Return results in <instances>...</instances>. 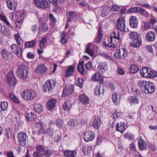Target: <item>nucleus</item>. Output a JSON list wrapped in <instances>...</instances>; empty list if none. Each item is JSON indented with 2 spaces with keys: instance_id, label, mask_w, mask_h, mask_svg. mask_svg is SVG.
<instances>
[{
  "instance_id": "1",
  "label": "nucleus",
  "mask_w": 157,
  "mask_h": 157,
  "mask_svg": "<svg viewBox=\"0 0 157 157\" xmlns=\"http://www.w3.org/2000/svg\"><path fill=\"white\" fill-rule=\"evenodd\" d=\"M10 18L13 21H15V24L18 25L22 23L24 18V12L20 10L14 11L10 13Z\"/></svg>"
},
{
  "instance_id": "2",
  "label": "nucleus",
  "mask_w": 157,
  "mask_h": 157,
  "mask_svg": "<svg viewBox=\"0 0 157 157\" xmlns=\"http://www.w3.org/2000/svg\"><path fill=\"white\" fill-rule=\"evenodd\" d=\"M29 69L25 65H21L17 68L16 73L17 77L21 79H26L28 76Z\"/></svg>"
},
{
  "instance_id": "3",
  "label": "nucleus",
  "mask_w": 157,
  "mask_h": 157,
  "mask_svg": "<svg viewBox=\"0 0 157 157\" xmlns=\"http://www.w3.org/2000/svg\"><path fill=\"white\" fill-rule=\"evenodd\" d=\"M21 96L24 100L30 101L35 97L36 93L33 90L28 89L24 90L21 93Z\"/></svg>"
},
{
  "instance_id": "4",
  "label": "nucleus",
  "mask_w": 157,
  "mask_h": 157,
  "mask_svg": "<svg viewBox=\"0 0 157 157\" xmlns=\"http://www.w3.org/2000/svg\"><path fill=\"white\" fill-rule=\"evenodd\" d=\"M53 80H48L44 83L42 89L45 92L50 93L52 91L54 87L55 84Z\"/></svg>"
},
{
  "instance_id": "5",
  "label": "nucleus",
  "mask_w": 157,
  "mask_h": 157,
  "mask_svg": "<svg viewBox=\"0 0 157 157\" xmlns=\"http://www.w3.org/2000/svg\"><path fill=\"white\" fill-rule=\"evenodd\" d=\"M114 56L117 59H124L127 56V52L125 49L122 48L117 50L115 52Z\"/></svg>"
},
{
  "instance_id": "6",
  "label": "nucleus",
  "mask_w": 157,
  "mask_h": 157,
  "mask_svg": "<svg viewBox=\"0 0 157 157\" xmlns=\"http://www.w3.org/2000/svg\"><path fill=\"white\" fill-rule=\"evenodd\" d=\"M155 90L154 85L152 83L149 81L142 92L146 94H149L153 93Z\"/></svg>"
},
{
  "instance_id": "7",
  "label": "nucleus",
  "mask_w": 157,
  "mask_h": 157,
  "mask_svg": "<svg viewBox=\"0 0 157 157\" xmlns=\"http://www.w3.org/2000/svg\"><path fill=\"white\" fill-rule=\"evenodd\" d=\"M6 80L7 82L10 86H14L17 82L12 72L8 73L6 76Z\"/></svg>"
},
{
  "instance_id": "8",
  "label": "nucleus",
  "mask_w": 157,
  "mask_h": 157,
  "mask_svg": "<svg viewBox=\"0 0 157 157\" xmlns=\"http://www.w3.org/2000/svg\"><path fill=\"white\" fill-rule=\"evenodd\" d=\"M19 45L13 44L11 45L10 47L12 52L18 57H20L22 54V48Z\"/></svg>"
},
{
  "instance_id": "9",
  "label": "nucleus",
  "mask_w": 157,
  "mask_h": 157,
  "mask_svg": "<svg viewBox=\"0 0 157 157\" xmlns=\"http://www.w3.org/2000/svg\"><path fill=\"white\" fill-rule=\"evenodd\" d=\"M117 27L120 30L125 32L126 25L124 18L121 17L119 18L117 21Z\"/></svg>"
},
{
  "instance_id": "10",
  "label": "nucleus",
  "mask_w": 157,
  "mask_h": 157,
  "mask_svg": "<svg viewBox=\"0 0 157 157\" xmlns=\"http://www.w3.org/2000/svg\"><path fill=\"white\" fill-rule=\"evenodd\" d=\"M18 140L20 144L22 146H25L27 142L26 134L22 132H19L18 135Z\"/></svg>"
},
{
  "instance_id": "11",
  "label": "nucleus",
  "mask_w": 157,
  "mask_h": 157,
  "mask_svg": "<svg viewBox=\"0 0 157 157\" xmlns=\"http://www.w3.org/2000/svg\"><path fill=\"white\" fill-rule=\"evenodd\" d=\"M34 2L38 8L45 9L48 7V2L46 0H34Z\"/></svg>"
},
{
  "instance_id": "12",
  "label": "nucleus",
  "mask_w": 157,
  "mask_h": 157,
  "mask_svg": "<svg viewBox=\"0 0 157 157\" xmlns=\"http://www.w3.org/2000/svg\"><path fill=\"white\" fill-rule=\"evenodd\" d=\"M47 39L46 37L43 38L39 43V48L37 49L38 54H40L43 52V50L47 45Z\"/></svg>"
},
{
  "instance_id": "13",
  "label": "nucleus",
  "mask_w": 157,
  "mask_h": 157,
  "mask_svg": "<svg viewBox=\"0 0 157 157\" xmlns=\"http://www.w3.org/2000/svg\"><path fill=\"white\" fill-rule=\"evenodd\" d=\"M48 68L44 64H40L37 66L34 70L35 73L40 75L46 72Z\"/></svg>"
},
{
  "instance_id": "14",
  "label": "nucleus",
  "mask_w": 157,
  "mask_h": 157,
  "mask_svg": "<svg viewBox=\"0 0 157 157\" xmlns=\"http://www.w3.org/2000/svg\"><path fill=\"white\" fill-rule=\"evenodd\" d=\"M73 85H72L67 86L63 90L62 96L66 97L71 95L73 92Z\"/></svg>"
},
{
  "instance_id": "15",
  "label": "nucleus",
  "mask_w": 157,
  "mask_h": 157,
  "mask_svg": "<svg viewBox=\"0 0 157 157\" xmlns=\"http://www.w3.org/2000/svg\"><path fill=\"white\" fill-rule=\"evenodd\" d=\"M95 136V134L93 132L88 131L84 133L83 138L84 140L86 142L91 141L94 138Z\"/></svg>"
},
{
  "instance_id": "16",
  "label": "nucleus",
  "mask_w": 157,
  "mask_h": 157,
  "mask_svg": "<svg viewBox=\"0 0 157 157\" xmlns=\"http://www.w3.org/2000/svg\"><path fill=\"white\" fill-rule=\"evenodd\" d=\"M0 53L2 57L4 60H9L11 58V53L5 49L1 50Z\"/></svg>"
},
{
  "instance_id": "17",
  "label": "nucleus",
  "mask_w": 157,
  "mask_h": 157,
  "mask_svg": "<svg viewBox=\"0 0 157 157\" xmlns=\"http://www.w3.org/2000/svg\"><path fill=\"white\" fill-rule=\"evenodd\" d=\"M67 15L69 16L67 19L68 21H76L78 18V15L76 13L73 11H69L67 13Z\"/></svg>"
},
{
  "instance_id": "18",
  "label": "nucleus",
  "mask_w": 157,
  "mask_h": 157,
  "mask_svg": "<svg viewBox=\"0 0 157 157\" xmlns=\"http://www.w3.org/2000/svg\"><path fill=\"white\" fill-rule=\"evenodd\" d=\"M127 100L128 102L131 105L138 104L140 102L139 98L135 95L129 97Z\"/></svg>"
},
{
  "instance_id": "19",
  "label": "nucleus",
  "mask_w": 157,
  "mask_h": 157,
  "mask_svg": "<svg viewBox=\"0 0 157 157\" xmlns=\"http://www.w3.org/2000/svg\"><path fill=\"white\" fill-rule=\"evenodd\" d=\"M155 34L154 32L149 31L145 36L146 40L152 42L155 40Z\"/></svg>"
},
{
  "instance_id": "20",
  "label": "nucleus",
  "mask_w": 157,
  "mask_h": 157,
  "mask_svg": "<svg viewBox=\"0 0 157 157\" xmlns=\"http://www.w3.org/2000/svg\"><path fill=\"white\" fill-rule=\"evenodd\" d=\"M108 65L105 62L100 63L98 66V71L100 73L105 72L107 69Z\"/></svg>"
},
{
  "instance_id": "21",
  "label": "nucleus",
  "mask_w": 157,
  "mask_h": 157,
  "mask_svg": "<svg viewBox=\"0 0 157 157\" xmlns=\"http://www.w3.org/2000/svg\"><path fill=\"white\" fill-rule=\"evenodd\" d=\"M131 26L133 28H136L138 26V20L134 16H131L129 18Z\"/></svg>"
},
{
  "instance_id": "22",
  "label": "nucleus",
  "mask_w": 157,
  "mask_h": 157,
  "mask_svg": "<svg viewBox=\"0 0 157 157\" xmlns=\"http://www.w3.org/2000/svg\"><path fill=\"white\" fill-rule=\"evenodd\" d=\"M126 128L125 123L124 122L118 123L116 125V129L117 131H118L122 133Z\"/></svg>"
},
{
  "instance_id": "23",
  "label": "nucleus",
  "mask_w": 157,
  "mask_h": 157,
  "mask_svg": "<svg viewBox=\"0 0 157 157\" xmlns=\"http://www.w3.org/2000/svg\"><path fill=\"white\" fill-rule=\"evenodd\" d=\"M138 146L140 150L143 151L146 150L147 148L146 143L144 140H143L141 137L140 138L138 142Z\"/></svg>"
},
{
  "instance_id": "24",
  "label": "nucleus",
  "mask_w": 157,
  "mask_h": 157,
  "mask_svg": "<svg viewBox=\"0 0 157 157\" xmlns=\"http://www.w3.org/2000/svg\"><path fill=\"white\" fill-rule=\"evenodd\" d=\"M8 7L10 10H15L17 7V4L13 0H7L6 2Z\"/></svg>"
},
{
  "instance_id": "25",
  "label": "nucleus",
  "mask_w": 157,
  "mask_h": 157,
  "mask_svg": "<svg viewBox=\"0 0 157 157\" xmlns=\"http://www.w3.org/2000/svg\"><path fill=\"white\" fill-rule=\"evenodd\" d=\"M79 98L80 102L84 105H87L89 103V98L84 94L79 95Z\"/></svg>"
},
{
  "instance_id": "26",
  "label": "nucleus",
  "mask_w": 157,
  "mask_h": 157,
  "mask_svg": "<svg viewBox=\"0 0 157 157\" xmlns=\"http://www.w3.org/2000/svg\"><path fill=\"white\" fill-rule=\"evenodd\" d=\"M93 45L91 43H90L86 46L85 52L89 55L93 56L94 55V52L93 49Z\"/></svg>"
},
{
  "instance_id": "27",
  "label": "nucleus",
  "mask_w": 157,
  "mask_h": 157,
  "mask_svg": "<svg viewBox=\"0 0 157 157\" xmlns=\"http://www.w3.org/2000/svg\"><path fill=\"white\" fill-rule=\"evenodd\" d=\"M56 100L54 99H50L47 103V107L49 110L54 108L56 105Z\"/></svg>"
},
{
  "instance_id": "28",
  "label": "nucleus",
  "mask_w": 157,
  "mask_h": 157,
  "mask_svg": "<svg viewBox=\"0 0 157 157\" xmlns=\"http://www.w3.org/2000/svg\"><path fill=\"white\" fill-rule=\"evenodd\" d=\"M91 79L94 81H101L102 79V76L99 73H96L92 77Z\"/></svg>"
},
{
  "instance_id": "29",
  "label": "nucleus",
  "mask_w": 157,
  "mask_h": 157,
  "mask_svg": "<svg viewBox=\"0 0 157 157\" xmlns=\"http://www.w3.org/2000/svg\"><path fill=\"white\" fill-rule=\"evenodd\" d=\"M34 110L38 113H40L43 110V106L40 104L35 103L33 105Z\"/></svg>"
},
{
  "instance_id": "30",
  "label": "nucleus",
  "mask_w": 157,
  "mask_h": 157,
  "mask_svg": "<svg viewBox=\"0 0 157 157\" xmlns=\"http://www.w3.org/2000/svg\"><path fill=\"white\" fill-rule=\"evenodd\" d=\"M110 12V9L107 6H104L102 7L101 16L105 17L107 16Z\"/></svg>"
},
{
  "instance_id": "31",
  "label": "nucleus",
  "mask_w": 157,
  "mask_h": 157,
  "mask_svg": "<svg viewBox=\"0 0 157 157\" xmlns=\"http://www.w3.org/2000/svg\"><path fill=\"white\" fill-rule=\"evenodd\" d=\"M75 68V67L73 66H70L68 67L67 70L66 71V76L67 77L72 75Z\"/></svg>"
},
{
  "instance_id": "32",
  "label": "nucleus",
  "mask_w": 157,
  "mask_h": 157,
  "mask_svg": "<svg viewBox=\"0 0 157 157\" xmlns=\"http://www.w3.org/2000/svg\"><path fill=\"white\" fill-rule=\"evenodd\" d=\"M36 117V116L33 112H30L27 113L26 118V120L28 121H33L34 120Z\"/></svg>"
},
{
  "instance_id": "33",
  "label": "nucleus",
  "mask_w": 157,
  "mask_h": 157,
  "mask_svg": "<svg viewBox=\"0 0 157 157\" xmlns=\"http://www.w3.org/2000/svg\"><path fill=\"white\" fill-rule=\"evenodd\" d=\"M84 64V61H81L78 63L77 66V68L78 71L81 74H83L85 72Z\"/></svg>"
},
{
  "instance_id": "34",
  "label": "nucleus",
  "mask_w": 157,
  "mask_h": 157,
  "mask_svg": "<svg viewBox=\"0 0 157 157\" xmlns=\"http://www.w3.org/2000/svg\"><path fill=\"white\" fill-rule=\"evenodd\" d=\"M139 70L138 66L135 64L131 65L129 68V71L131 74H134L136 73Z\"/></svg>"
},
{
  "instance_id": "35",
  "label": "nucleus",
  "mask_w": 157,
  "mask_h": 157,
  "mask_svg": "<svg viewBox=\"0 0 157 157\" xmlns=\"http://www.w3.org/2000/svg\"><path fill=\"white\" fill-rule=\"evenodd\" d=\"M0 31L3 35H7L10 33L9 29L1 24L0 25Z\"/></svg>"
},
{
  "instance_id": "36",
  "label": "nucleus",
  "mask_w": 157,
  "mask_h": 157,
  "mask_svg": "<svg viewBox=\"0 0 157 157\" xmlns=\"http://www.w3.org/2000/svg\"><path fill=\"white\" fill-rule=\"evenodd\" d=\"M76 152L75 151H66L64 152V155L66 157H75Z\"/></svg>"
},
{
  "instance_id": "37",
  "label": "nucleus",
  "mask_w": 157,
  "mask_h": 157,
  "mask_svg": "<svg viewBox=\"0 0 157 157\" xmlns=\"http://www.w3.org/2000/svg\"><path fill=\"white\" fill-rule=\"evenodd\" d=\"M149 81H147L145 80H140L138 81L137 85L140 87L142 91H143L146 85L147 84Z\"/></svg>"
},
{
  "instance_id": "38",
  "label": "nucleus",
  "mask_w": 157,
  "mask_h": 157,
  "mask_svg": "<svg viewBox=\"0 0 157 157\" xmlns=\"http://www.w3.org/2000/svg\"><path fill=\"white\" fill-rule=\"evenodd\" d=\"M100 119L98 117H96L95 118L93 123V126L96 129H98L99 127L100 123Z\"/></svg>"
},
{
  "instance_id": "39",
  "label": "nucleus",
  "mask_w": 157,
  "mask_h": 157,
  "mask_svg": "<svg viewBox=\"0 0 157 157\" xmlns=\"http://www.w3.org/2000/svg\"><path fill=\"white\" fill-rule=\"evenodd\" d=\"M71 107L70 101L69 100H67L63 104V108L65 111H69Z\"/></svg>"
},
{
  "instance_id": "40",
  "label": "nucleus",
  "mask_w": 157,
  "mask_h": 157,
  "mask_svg": "<svg viewBox=\"0 0 157 157\" xmlns=\"http://www.w3.org/2000/svg\"><path fill=\"white\" fill-rule=\"evenodd\" d=\"M148 71L147 67H144L142 69L140 70V73L141 75L144 77L147 78L148 77V74L147 72Z\"/></svg>"
},
{
  "instance_id": "41",
  "label": "nucleus",
  "mask_w": 157,
  "mask_h": 157,
  "mask_svg": "<svg viewBox=\"0 0 157 157\" xmlns=\"http://www.w3.org/2000/svg\"><path fill=\"white\" fill-rule=\"evenodd\" d=\"M10 98L13 101L17 103H19L20 101L19 99L14 94L12 93H10L9 94Z\"/></svg>"
},
{
  "instance_id": "42",
  "label": "nucleus",
  "mask_w": 157,
  "mask_h": 157,
  "mask_svg": "<svg viewBox=\"0 0 157 157\" xmlns=\"http://www.w3.org/2000/svg\"><path fill=\"white\" fill-rule=\"evenodd\" d=\"M91 150V147L89 146L85 145L82 148L83 152L86 155H88L90 153Z\"/></svg>"
},
{
  "instance_id": "43",
  "label": "nucleus",
  "mask_w": 157,
  "mask_h": 157,
  "mask_svg": "<svg viewBox=\"0 0 157 157\" xmlns=\"http://www.w3.org/2000/svg\"><path fill=\"white\" fill-rule=\"evenodd\" d=\"M40 29L42 32H45L48 31V27L46 24L41 23L40 25Z\"/></svg>"
},
{
  "instance_id": "44",
  "label": "nucleus",
  "mask_w": 157,
  "mask_h": 157,
  "mask_svg": "<svg viewBox=\"0 0 157 157\" xmlns=\"http://www.w3.org/2000/svg\"><path fill=\"white\" fill-rule=\"evenodd\" d=\"M14 37L17 44L21 45L22 40L19 34L18 33H16L14 35Z\"/></svg>"
},
{
  "instance_id": "45",
  "label": "nucleus",
  "mask_w": 157,
  "mask_h": 157,
  "mask_svg": "<svg viewBox=\"0 0 157 157\" xmlns=\"http://www.w3.org/2000/svg\"><path fill=\"white\" fill-rule=\"evenodd\" d=\"M8 106V103L6 101L0 102V108L2 111L6 110L7 109Z\"/></svg>"
},
{
  "instance_id": "46",
  "label": "nucleus",
  "mask_w": 157,
  "mask_h": 157,
  "mask_svg": "<svg viewBox=\"0 0 157 157\" xmlns=\"http://www.w3.org/2000/svg\"><path fill=\"white\" fill-rule=\"evenodd\" d=\"M101 86L100 84H98L96 86L95 88L94 89V92L95 95H100L101 94Z\"/></svg>"
},
{
  "instance_id": "47",
  "label": "nucleus",
  "mask_w": 157,
  "mask_h": 157,
  "mask_svg": "<svg viewBox=\"0 0 157 157\" xmlns=\"http://www.w3.org/2000/svg\"><path fill=\"white\" fill-rule=\"evenodd\" d=\"M36 44V42L34 40H32L29 42H26L24 44L25 48H32Z\"/></svg>"
},
{
  "instance_id": "48",
  "label": "nucleus",
  "mask_w": 157,
  "mask_h": 157,
  "mask_svg": "<svg viewBox=\"0 0 157 157\" xmlns=\"http://www.w3.org/2000/svg\"><path fill=\"white\" fill-rule=\"evenodd\" d=\"M129 38L134 40L138 39L139 38V35L136 32H131L129 33Z\"/></svg>"
},
{
  "instance_id": "49",
  "label": "nucleus",
  "mask_w": 157,
  "mask_h": 157,
  "mask_svg": "<svg viewBox=\"0 0 157 157\" xmlns=\"http://www.w3.org/2000/svg\"><path fill=\"white\" fill-rule=\"evenodd\" d=\"M52 150L51 149H48L44 150L43 155L46 157H50L52 155Z\"/></svg>"
},
{
  "instance_id": "50",
  "label": "nucleus",
  "mask_w": 157,
  "mask_h": 157,
  "mask_svg": "<svg viewBox=\"0 0 157 157\" xmlns=\"http://www.w3.org/2000/svg\"><path fill=\"white\" fill-rule=\"evenodd\" d=\"M137 12H140L142 15L145 17H148L149 16L148 13L144 9L140 7H137Z\"/></svg>"
},
{
  "instance_id": "51",
  "label": "nucleus",
  "mask_w": 157,
  "mask_h": 157,
  "mask_svg": "<svg viewBox=\"0 0 157 157\" xmlns=\"http://www.w3.org/2000/svg\"><path fill=\"white\" fill-rule=\"evenodd\" d=\"M118 95L116 91H115L112 94V100L115 105H117L118 104Z\"/></svg>"
},
{
  "instance_id": "52",
  "label": "nucleus",
  "mask_w": 157,
  "mask_h": 157,
  "mask_svg": "<svg viewBox=\"0 0 157 157\" xmlns=\"http://www.w3.org/2000/svg\"><path fill=\"white\" fill-rule=\"evenodd\" d=\"M141 44V41L138 38V39L134 40L133 42L131 43V45L133 47L137 48Z\"/></svg>"
},
{
  "instance_id": "53",
  "label": "nucleus",
  "mask_w": 157,
  "mask_h": 157,
  "mask_svg": "<svg viewBox=\"0 0 157 157\" xmlns=\"http://www.w3.org/2000/svg\"><path fill=\"white\" fill-rule=\"evenodd\" d=\"M115 39L118 40H120L119 32H117V33L115 32H113V35L110 37V42H112L113 40Z\"/></svg>"
},
{
  "instance_id": "54",
  "label": "nucleus",
  "mask_w": 157,
  "mask_h": 157,
  "mask_svg": "<svg viewBox=\"0 0 157 157\" xmlns=\"http://www.w3.org/2000/svg\"><path fill=\"white\" fill-rule=\"evenodd\" d=\"M55 124L57 127L60 128L63 125V121L61 119H57L55 121Z\"/></svg>"
},
{
  "instance_id": "55",
  "label": "nucleus",
  "mask_w": 157,
  "mask_h": 157,
  "mask_svg": "<svg viewBox=\"0 0 157 157\" xmlns=\"http://www.w3.org/2000/svg\"><path fill=\"white\" fill-rule=\"evenodd\" d=\"M83 82V80L82 78H78L76 82V84L77 86L81 88L82 86Z\"/></svg>"
},
{
  "instance_id": "56",
  "label": "nucleus",
  "mask_w": 157,
  "mask_h": 157,
  "mask_svg": "<svg viewBox=\"0 0 157 157\" xmlns=\"http://www.w3.org/2000/svg\"><path fill=\"white\" fill-rule=\"evenodd\" d=\"M68 124L72 127H75L77 124V121L75 120H71L68 122Z\"/></svg>"
},
{
  "instance_id": "57",
  "label": "nucleus",
  "mask_w": 157,
  "mask_h": 157,
  "mask_svg": "<svg viewBox=\"0 0 157 157\" xmlns=\"http://www.w3.org/2000/svg\"><path fill=\"white\" fill-rule=\"evenodd\" d=\"M0 19L3 22L6 23L7 25H10V23L9 22L7 21L6 17L5 16L0 15Z\"/></svg>"
},
{
  "instance_id": "58",
  "label": "nucleus",
  "mask_w": 157,
  "mask_h": 157,
  "mask_svg": "<svg viewBox=\"0 0 157 157\" xmlns=\"http://www.w3.org/2000/svg\"><path fill=\"white\" fill-rule=\"evenodd\" d=\"M149 78H154L157 76V72L152 70H151Z\"/></svg>"
},
{
  "instance_id": "59",
  "label": "nucleus",
  "mask_w": 157,
  "mask_h": 157,
  "mask_svg": "<svg viewBox=\"0 0 157 157\" xmlns=\"http://www.w3.org/2000/svg\"><path fill=\"white\" fill-rule=\"evenodd\" d=\"M124 137L131 140H132L134 138L133 135L129 132H127L124 133Z\"/></svg>"
},
{
  "instance_id": "60",
  "label": "nucleus",
  "mask_w": 157,
  "mask_h": 157,
  "mask_svg": "<svg viewBox=\"0 0 157 157\" xmlns=\"http://www.w3.org/2000/svg\"><path fill=\"white\" fill-rule=\"evenodd\" d=\"M121 114L118 112L117 111H116L115 112H113L112 113V115L113 118L116 119L118 117L121 116Z\"/></svg>"
},
{
  "instance_id": "61",
  "label": "nucleus",
  "mask_w": 157,
  "mask_h": 157,
  "mask_svg": "<svg viewBox=\"0 0 157 157\" xmlns=\"http://www.w3.org/2000/svg\"><path fill=\"white\" fill-rule=\"evenodd\" d=\"M61 41L63 44H66L67 42V40L65 39V35L64 32H63L61 33Z\"/></svg>"
},
{
  "instance_id": "62",
  "label": "nucleus",
  "mask_w": 157,
  "mask_h": 157,
  "mask_svg": "<svg viewBox=\"0 0 157 157\" xmlns=\"http://www.w3.org/2000/svg\"><path fill=\"white\" fill-rule=\"evenodd\" d=\"M130 148L131 151H136V146L135 144L132 143L130 144Z\"/></svg>"
},
{
  "instance_id": "63",
  "label": "nucleus",
  "mask_w": 157,
  "mask_h": 157,
  "mask_svg": "<svg viewBox=\"0 0 157 157\" xmlns=\"http://www.w3.org/2000/svg\"><path fill=\"white\" fill-rule=\"evenodd\" d=\"M144 28L146 30L150 29L151 27L150 23L148 22H145L144 24Z\"/></svg>"
},
{
  "instance_id": "64",
  "label": "nucleus",
  "mask_w": 157,
  "mask_h": 157,
  "mask_svg": "<svg viewBox=\"0 0 157 157\" xmlns=\"http://www.w3.org/2000/svg\"><path fill=\"white\" fill-rule=\"evenodd\" d=\"M33 157H40L42 156V155L40 152L35 151L33 152Z\"/></svg>"
}]
</instances>
